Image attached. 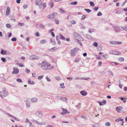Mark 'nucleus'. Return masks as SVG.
Wrapping results in <instances>:
<instances>
[{
  "mask_svg": "<svg viewBox=\"0 0 127 127\" xmlns=\"http://www.w3.org/2000/svg\"><path fill=\"white\" fill-rule=\"evenodd\" d=\"M127 2V0H125L122 5V6L123 7V6Z\"/></svg>",
  "mask_w": 127,
  "mask_h": 127,
  "instance_id": "50",
  "label": "nucleus"
},
{
  "mask_svg": "<svg viewBox=\"0 0 127 127\" xmlns=\"http://www.w3.org/2000/svg\"><path fill=\"white\" fill-rule=\"evenodd\" d=\"M103 57L105 59H107L109 57L108 56L107 54H104L103 55Z\"/></svg>",
  "mask_w": 127,
  "mask_h": 127,
  "instance_id": "38",
  "label": "nucleus"
},
{
  "mask_svg": "<svg viewBox=\"0 0 127 127\" xmlns=\"http://www.w3.org/2000/svg\"><path fill=\"white\" fill-rule=\"evenodd\" d=\"M122 43V42H121L116 41V44L121 45Z\"/></svg>",
  "mask_w": 127,
  "mask_h": 127,
  "instance_id": "39",
  "label": "nucleus"
},
{
  "mask_svg": "<svg viewBox=\"0 0 127 127\" xmlns=\"http://www.w3.org/2000/svg\"><path fill=\"white\" fill-rule=\"evenodd\" d=\"M110 54L114 55H118L121 54V53L118 51H112L110 53Z\"/></svg>",
  "mask_w": 127,
  "mask_h": 127,
  "instance_id": "9",
  "label": "nucleus"
},
{
  "mask_svg": "<svg viewBox=\"0 0 127 127\" xmlns=\"http://www.w3.org/2000/svg\"><path fill=\"white\" fill-rule=\"evenodd\" d=\"M81 103H79L78 105H77V107L78 109H79L81 107Z\"/></svg>",
  "mask_w": 127,
  "mask_h": 127,
  "instance_id": "64",
  "label": "nucleus"
},
{
  "mask_svg": "<svg viewBox=\"0 0 127 127\" xmlns=\"http://www.w3.org/2000/svg\"><path fill=\"white\" fill-rule=\"evenodd\" d=\"M30 70L28 69H26V72L27 73H29L30 72Z\"/></svg>",
  "mask_w": 127,
  "mask_h": 127,
  "instance_id": "60",
  "label": "nucleus"
},
{
  "mask_svg": "<svg viewBox=\"0 0 127 127\" xmlns=\"http://www.w3.org/2000/svg\"><path fill=\"white\" fill-rule=\"evenodd\" d=\"M77 40V42L80 45H81V46H82V43L81 42H80V40H79V39Z\"/></svg>",
  "mask_w": 127,
  "mask_h": 127,
  "instance_id": "47",
  "label": "nucleus"
},
{
  "mask_svg": "<svg viewBox=\"0 0 127 127\" xmlns=\"http://www.w3.org/2000/svg\"><path fill=\"white\" fill-rule=\"evenodd\" d=\"M30 58L34 60L38 59H39L38 56H36L35 55H32L30 57Z\"/></svg>",
  "mask_w": 127,
  "mask_h": 127,
  "instance_id": "11",
  "label": "nucleus"
},
{
  "mask_svg": "<svg viewBox=\"0 0 127 127\" xmlns=\"http://www.w3.org/2000/svg\"><path fill=\"white\" fill-rule=\"evenodd\" d=\"M79 49L78 47H75L71 49L70 51V54L71 55L72 57L75 56L76 53L79 51Z\"/></svg>",
  "mask_w": 127,
  "mask_h": 127,
  "instance_id": "3",
  "label": "nucleus"
},
{
  "mask_svg": "<svg viewBox=\"0 0 127 127\" xmlns=\"http://www.w3.org/2000/svg\"><path fill=\"white\" fill-rule=\"evenodd\" d=\"M6 27L8 28H10L11 26V25L9 24H7L6 25Z\"/></svg>",
  "mask_w": 127,
  "mask_h": 127,
  "instance_id": "56",
  "label": "nucleus"
},
{
  "mask_svg": "<svg viewBox=\"0 0 127 127\" xmlns=\"http://www.w3.org/2000/svg\"><path fill=\"white\" fill-rule=\"evenodd\" d=\"M110 63L112 65H113V64H115L116 65H118L119 64V63L115 62H111Z\"/></svg>",
  "mask_w": 127,
  "mask_h": 127,
  "instance_id": "49",
  "label": "nucleus"
},
{
  "mask_svg": "<svg viewBox=\"0 0 127 127\" xmlns=\"http://www.w3.org/2000/svg\"><path fill=\"white\" fill-rule=\"evenodd\" d=\"M116 13L117 14H120L121 13V11L120 10H117V11L116 12Z\"/></svg>",
  "mask_w": 127,
  "mask_h": 127,
  "instance_id": "59",
  "label": "nucleus"
},
{
  "mask_svg": "<svg viewBox=\"0 0 127 127\" xmlns=\"http://www.w3.org/2000/svg\"><path fill=\"white\" fill-rule=\"evenodd\" d=\"M31 101L33 102H36L38 100L37 98L35 97L32 98L31 100Z\"/></svg>",
  "mask_w": 127,
  "mask_h": 127,
  "instance_id": "21",
  "label": "nucleus"
},
{
  "mask_svg": "<svg viewBox=\"0 0 127 127\" xmlns=\"http://www.w3.org/2000/svg\"><path fill=\"white\" fill-rule=\"evenodd\" d=\"M79 26L81 27V29H84L85 28V27L84 26L82 25L81 24H80Z\"/></svg>",
  "mask_w": 127,
  "mask_h": 127,
  "instance_id": "35",
  "label": "nucleus"
},
{
  "mask_svg": "<svg viewBox=\"0 0 127 127\" xmlns=\"http://www.w3.org/2000/svg\"><path fill=\"white\" fill-rule=\"evenodd\" d=\"M57 14V13L55 12L50 13L47 16V18L49 19H51L56 16Z\"/></svg>",
  "mask_w": 127,
  "mask_h": 127,
  "instance_id": "5",
  "label": "nucleus"
},
{
  "mask_svg": "<svg viewBox=\"0 0 127 127\" xmlns=\"http://www.w3.org/2000/svg\"><path fill=\"white\" fill-rule=\"evenodd\" d=\"M55 22L58 25L59 24V20L57 19H56L55 20Z\"/></svg>",
  "mask_w": 127,
  "mask_h": 127,
  "instance_id": "37",
  "label": "nucleus"
},
{
  "mask_svg": "<svg viewBox=\"0 0 127 127\" xmlns=\"http://www.w3.org/2000/svg\"><path fill=\"white\" fill-rule=\"evenodd\" d=\"M14 71L12 72V73L14 74H17L19 73V70L17 67L13 68Z\"/></svg>",
  "mask_w": 127,
  "mask_h": 127,
  "instance_id": "7",
  "label": "nucleus"
},
{
  "mask_svg": "<svg viewBox=\"0 0 127 127\" xmlns=\"http://www.w3.org/2000/svg\"><path fill=\"white\" fill-rule=\"evenodd\" d=\"M102 15V14L100 12H99L97 14V16H101Z\"/></svg>",
  "mask_w": 127,
  "mask_h": 127,
  "instance_id": "57",
  "label": "nucleus"
},
{
  "mask_svg": "<svg viewBox=\"0 0 127 127\" xmlns=\"http://www.w3.org/2000/svg\"><path fill=\"white\" fill-rule=\"evenodd\" d=\"M61 99L64 101H66L67 100L66 98L64 97H61Z\"/></svg>",
  "mask_w": 127,
  "mask_h": 127,
  "instance_id": "30",
  "label": "nucleus"
},
{
  "mask_svg": "<svg viewBox=\"0 0 127 127\" xmlns=\"http://www.w3.org/2000/svg\"><path fill=\"white\" fill-rule=\"evenodd\" d=\"M43 77V75H42L41 76H39L38 77V79L41 80L42 79Z\"/></svg>",
  "mask_w": 127,
  "mask_h": 127,
  "instance_id": "61",
  "label": "nucleus"
},
{
  "mask_svg": "<svg viewBox=\"0 0 127 127\" xmlns=\"http://www.w3.org/2000/svg\"><path fill=\"white\" fill-rule=\"evenodd\" d=\"M93 45L97 47L98 46V43L96 42H95L94 43Z\"/></svg>",
  "mask_w": 127,
  "mask_h": 127,
  "instance_id": "54",
  "label": "nucleus"
},
{
  "mask_svg": "<svg viewBox=\"0 0 127 127\" xmlns=\"http://www.w3.org/2000/svg\"><path fill=\"white\" fill-rule=\"evenodd\" d=\"M84 10H86L88 13L90 12L91 11V10L89 9L85 8L84 9Z\"/></svg>",
  "mask_w": 127,
  "mask_h": 127,
  "instance_id": "40",
  "label": "nucleus"
},
{
  "mask_svg": "<svg viewBox=\"0 0 127 127\" xmlns=\"http://www.w3.org/2000/svg\"><path fill=\"white\" fill-rule=\"evenodd\" d=\"M90 5L91 6H95V4L92 1H90Z\"/></svg>",
  "mask_w": 127,
  "mask_h": 127,
  "instance_id": "41",
  "label": "nucleus"
},
{
  "mask_svg": "<svg viewBox=\"0 0 127 127\" xmlns=\"http://www.w3.org/2000/svg\"><path fill=\"white\" fill-rule=\"evenodd\" d=\"M61 88H64L65 87L64 86V83H63L62 84H60V85Z\"/></svg>",
  "mask_w": 127,
  "mask_h": 127,
  "instance_id": "46",
  "label": "nucleus"
},
{
  "mask_svg": "<svg viewBox=\"0 0 127 127\" xmlns=\"http://www.w3.org/2000/svg\"><path fill=\"white\" fill-rule=\"evenodd\" d=\"M46 5V3H40L39 4V7L40 8H43Z\"/></svg>",
  "mask_w": 127,
  "mask_h": 127,
  "instance_id": "12",
  "label": "nucleus"
},
{
  "mask_svg": "<svg viewBox=\"0 0 127 127\" xmlns=\"http://www.w3.org/2000/svg\"><path fill=\"white\" fill-rule=\"evenodd\" d=\"M39 27L40 28L42 29H45V27L44 25H43L42 24H41L40 25Z\"/></svg>",
  "mask_w": 127,
  "mask_h": 127,
  "instance_id": "31",
  "label": "nucleus"
},
{
  "mask_svg": "<svg viewBox=\"0 0 127 127\" xmlns=\"http://www.w3.org/2000/svg\"><path fill=\"white\" fill-rule=\"evenodd\" d=\"M32 121L34 122H35L37 124H39V125H44L45 124V122L44 123H39L37 121L35 120L34 119H33L32 120Z\"/></svg>",
  "mask_w": 127,
  "mask_h": 127,
  "instance_id": "18",
  "label": "nucleus"
},
{
  "mask_svg": "<svg viewBox=\"0 0 127 127\" xmlns=\"http://www.w3.org/2000/svg\"><path fill=\"white\" fill-rule=\"evenodd\" d=\"M60 38L61 39H62L63 40H65V38L63 35H61V34H60Z\"/></svg>",
  "mask_w": 127,
  "mask_h": 127,
  "instance_id": "26",
  "label": "nucleus"
},
{
  "mask_svg": "<svg viewBox=\"0 0 127 127\" xmlns=\"http://www.w3.org/2000/svg\"><path fill=\"white\" fill-rule=\"evenodd\" d=\"M35 115L36 116H38L41 118H42L43 116L42 113V112L40 111L36 112L35 114Z\"/></svg>",
  "mask_w": 127,
  "mask_h": 127,
  "instance_id": "6",
  "label": "nucleus"
},
{
  "mask_svg": "<svg viewBox=\"0 0 127 127\" xmlns=\"http://www.w3.org/2000/svg\"><path fill=\"white\" fill-rule=\"evenodd\" d=\"M49 5L50 6L51 8L53 7V4L52 2H50L49 3Z\"/></svg>",
  "mask_w": 127,
  "mask_h": 127,
  "instance_id": "33",
  "label": "nucleus"
},
{
  "mask_svg": "<svg viewBox=\"0 0 127 127\" xmlns=\"http://www.w3.org/2000/svg\"><path fill=\"white\" fill-rule=\"evenodd\" d=\"M81 117L85 120H87V117L85 116H82Z\"/></svg>",
  "mask_w": 127,
  "mask_h": 127,
  "instance_id": "52",
  "label": "nucleus"
},
{
  "mask_svg": "<svg viewBox=\"0 0 127 127\" xmlns=\"http://www.w3.org/2000/svg\"><path fill=\"white\" fill-rule=\"evenodd\" d=\"M1 59L2 61L3 62H6V60L4 58H1Z\"/></svg>",
  "mask_w": 127,
  "mask_h": 127,
  "instance_id": "48",
  "label": "nucleus"
},
{
  "mask_svg": "<svg viewBox=\"0 0 127 127\" xmlns=\"http://www.w3.org/2000/svg\"><path fill=\"white\" fill-rule=\"evenodd\" d=\"M18 25H20L21 26H23L24 25V24L23 23H18Z\"/></svg>",
  "mask_w": 127,
  "mask_h": 127,
  "instance_id": "55",
  "label": "nucleus"
},
{
  "mask_svg": "<svg viewBox=\"0 0 127 127\" xmlns=\"http://www.w3.org/2000/svg\"><path fill=\"white\" fill-rule=\"evenodd\" d=\"M92 126L94 127H100V125H97L95 124H93Z\"/></svg>",
  "mask_w": 127,
  "mask_h": 127,
  "instance_id": "44",
  "label": "nucleus"
},
{
  "mask_svg": "<svg viewBox=\"0 0 127 127\" xmlns=\"http://www.w3.org/2000/svg\"><path fill=\"white\" fill-rule=\"evenodd\" d=\"M63 112H61V114L62 115H64L66 114H68L69 113V111L66 109H64L63 108H62Z\"/></svg>",
  "mask_w": 127,
  "mask_h": 127,
  "instance_id": "10",
  "label": "nucleus"
},
{
  "mask_svg": "<svg viewBox=\"0 0 127 127\" xmlns=\"http://www.w3.org/2000/svg\"><path fill=\"white\" fill-rule=\"evenodd\" d=\"M113 27L116 32H118L121 30V29L118 26H113Z\"/></svg>",
  "mask_w": 127,
  "mask_h": 127,
  "instance_id": "8",
  "label": "nucleus"
},
{
  "mask_svg": "<svg viewBox=\"0 0 127 127\" xmlns=\"http://www.w3.org/2000/svg\"><path fill=\"white\" fill-rule=\"evenodd\" d=\"M73 34L77 40L79 39L81 41L83 40V38L78 33L76 32H74L73 33Z\"/></svg>",
  "mask_w": 127,
  "mask_h": 127,
  "instance_id": "4",
  "label": "nucleus"
},
{
  "mask_svg": "<svg viewBox=\"0 0 127 127\" xmlns=\"http://www.w3.org/2000/svg\"><path fill=\"white\" fill-rule=\"evenodd\" d=\"M6 114L8 116L10 117H12L13 119H14V120H16L18 121H19V120H18L17 119L16 117H15L13 116L10 115L8 113H6Z\"/></svg>",
  "mask_w": 127,
  "mask_h": 127,
  "instance_id": "13",
  "label": "nucleus"
},
{
  "mask_svg": "<svg viewBox=\"0 0 127 127\" xmlns=\"http://www.w3.org/2000/svg\"><path fill=\"white\" fill-rule=\"evenodd\" d=\"M80 94L83 96H85L87 94V93L85 91H81Z\"/></svg>",
  "mask_w": 127,
  "mask_h": 127,
  "instance_id": "19",
  "label": "nucleus"
},
{
  "mask_svg": "<svg viewBox=\"0 0 127 127\" xmlns=\"http://www.w3.org/2000/svg\"><path fill=\"white\" fill-rule=\"evenodd\" d=\"M11 40L12 41H16L17 40V39L15 37H13L11 39Z\"/></svg>",
  "mask_w": 127,
  "mask_h": 127,
  "instance_id": "53",
  "label": "nucleus"
},
{
  "mask_svg": "<svg viewBox=\"0 0 127 127\" xmlns=\"http://www.w3.org/2000/svg\"><path fill=\"white\" fill-rule=\"evenodd\" d=\"M106 101L105 100H103L102 101V102H98L99 103V104L100 106H102L105 105L106 103Z\"/></svg>",
  "mask_w": 127,
  "mask_h": 127,
  "instance_id": "14",
  "label": "nucleus"
},
{
  "mask_svg": "<svg viewBox=\"0 0 127 127\" xmlns=\"http://www.w3.org/2000/svg\"><path fill=\"white\" fill-rule=\"evenodd\" d=\"M6 52H7L6 51L3 50V49L1 50L0 53L2 55H6Z\"/></svg>",
  "mask_w": 127,
  "mask_h": 127,
  "instance_id": "22",
  "label": "nucleus"
},
{
  "mask_svg": "<svg viewBox=\"0 0 127 127\" xmlns=\"http://www.w3.org/2000/svg\"><path fill=\"white\" fill-rule=\"evenodd\" d=\"M117 107V108H119L118 109H120L121 110L123 109V107L121 106H118Z\"/></svg>",
  "mask_w": 127,
  "mask_h": 127,
  "instance_id": "62",
  "label": "nucleus"
},
{
  "mask_svg": "<svg viewBox=\"0 0 127 127\" xmlns=\"http://www.w3.org/2000/svg\"><path fill=\"white\" fill-rule=\"evenodd\" d=\"M118 60L120 62H123L124 61V59L123 58L120 57L119 58Z\"/></svg>",
  "mask_w": 127,
  "mask_h": 127,
  "instance_id": "28",
  "label": "nucleus"
},
{
  "mask_svg": "<svg viewBox=\"0 0 127 127\" xmlns=\"http://www.w3.org/2000/svg\"><path fill=\"white\" fill-rule=\"evenodd\" d=\"M86 17V16L84 15H83L82 17V18H81V20H84Z\"/></svg>",
  "mask_w": 127,
  "mask_h": 127,
  "instance_id": "51",
  "label": "nucleus"
},
{
  "mask_svg": "<svg viewBox=\"0 0 127 127\" xmlns=\"http://www.w3.org/2000/svg\"><path fill=\"white\" fill-rule=\"evenodd\" d=\"M46 42V41L45 39L41 40L40 41V43L41 44H45Z\"/></svg>",
  "mask_w": 127,
  "mask_h": 127,
  "instance_id": "23",
  "label": "nucleus"
},
{
  "mask_svg": "<svg viewBox=\"0 0 127 127\" xmlns=\"http://www.w3.org/2000/svg\"><path fill=\"white\" fill-rule=\"evenodd\" d=\"M119 99L121 100H125L127 98L126 97H119Z\"/></svg>",
  "mask_w": 127,
  "mask_h": 127,
  "instance_id": "43",
  "label": "nucleus"
},
{
  "mask_svg": "<svg viewBox=\"0 0 127 127\" xmlns=\"http://www.w3.org/2000/svg\"><path fill=\"white\" fill-rule=\"evenodd\" d=\"M95 30L94 29H89L88 32L92 33V32H95Z\"/></svg>",
  "mask_w": 127,
  "mask_h": 127,
  "instance_id": "25",
  "label": "nucleus"
},
{
  "mask_svg": "<svg viewBox=\"0 0 127 127\" xmlns=\"http://www.w3.org/2000/svg\"><path fill=\"white\" fill-rule=\"evenodd\" d=\"M30 101V99H28L26 100V106L28 108L30 107V104L29 103Z\"/></svg>",
  "mask_w": 127,
  "mask_h": 127,
  "instance_id": "15",
  "label": "nucleus"
},
{
  "mask_svg": "<svg viewBox=\"0 0 127 127\" xmlns=\"http://www.w3.org/2000/svg\"><path fill=\"white\" fill-rule=\"evenodd\" d=\"M77 1H75L74 2H71V4L72 5H75L77 4Z\"/></svg>",
  "mask_w": 127,
  "mask_h": 127,
  "instance_id": "36",
  "label": "nucleus"
},
{
  "mask_svg": "<svg viewBox=\"0 0 127 127\" xmlns=\"http://www.w3.org/2000/svg\"><path fill=\"white\" fill-rule=\"evenodd\" d=\"M10 12V8L9 6H7V9L6 10V16H8L9 15Z\"/></svg>",
  "mask_w": 127,
  "mask_h": 127,
  "instance_id": "17",
  "label": "nucleus"
},
{
  "mask_svg": "<svg viewBox=\"0 0 127 127\" xmlns=\"http://www.w3.org/2000/svg\"><path fill=\"white\" fill-rule=\"evenodd\" d=\"M119 108H117V107L116 108V110L119 113H121L122 111V110L120 109H119Z\"/></svg>",
  "mask_w": 127,
  "mask_h": 127,
  "instance_id": "32",
  "label": "nucleus"
},
{
  "mask_svg": "<svg viewBox=\"0 0 127 127\" xmlns=\"http://www.w3.org/2000/svg\"><path fill=\"white\" fill-rule=\"evenodd\" d=\"M8 93L6 89L4 87L3 88L2 91V92H0V96L2 98L3 97H5L7 96Z\"/></svg>",
  "mask_w": 127,
  "mask_h": 127,
  "instance_id": "2",
  "label": "nucleus"
},
{
  "mask_svg": "<svg viewBox=\"0 0 127 127\" xmlns=\"http://www.w3.org/2000/svg\"><path fill=\"white\" fill-rule=\"evenodd\" d=\"M110 43L112 44H116V41H111L110 42Z\"/></svg>",
  "mask_w": 127,
  "mask_h": 127,
  "instance_id": "42",
  "label": "nucleus"
},
{
  "mask_svg": "<svg viewBox=\"0 0 127 127\" xmlns=\"http://www.w3.org/2000/svg\"><path fill=\"white\" fill-rule=\"evenodd\" d=\"M102 63V62L101 61H99V62L98 63V66H100Z\"/></svg>",
  "mask_w": 127,
  "mask_h": 127,
  "instance_id": "63",
  "label": "nucleus"
},
{
  "mask_svg": "<svg viewBox=\"0 0 127 127\" xmlns=\"http://www.w3.org/2000/svg\"><path fill=\"white\" fill-rule=\"evenodd\" d=\"M16 81L18 82H22V80L21 79H19V78H18L16 80Z\"/></svg>",
  "mask_w": 127,
  "mask_h": 127,
  "instance_id": "45",
  "label": "nucleus"
},
{
  "mask_svg": "<svg viewBox=\"0 0 127 127\" xmlns=\"http://www.w3.org/2000/svg\"><path fill=\"white\" fill-rule=\"evenodd\" d=\"M59 11L60 13L62 14L65 13H66L65 11L64 10L61 8L60 9Z\"/></svg>",
  "mask_w": 127,
  "mask_h": 127,
  "instance_id": "24",
  "label": "nucleus"
},
{
  "mask_svg": "<svg viewBox=\"0 0 127 127\" xmlns=\"http://www.w3.org/2000/svg\"><path fill=\"white\" fill-rule=\"evenodd\" d=\"M44 0H36L35 2L36 4L37 5H39V3H41L43 2Z\"/></svg>",
  "mask_w": 127,
  "mask_h": 127,
  "instance_id": "16",
  "label": "nucleus"
},
{
  "mask_svg": "<svg viewBox=\"0 0 127 127\" xmlns=\"http://www.w3.org/2000/svg\"><path fill=\"white\" fill-rule=\"evenodd\" d=\"M115 121L117 122H119L120 121H123V119H119L115 120Z\"/></svg>",
  "mask_w": 127,
  "mask_h": 127,
  "instance_id": "29",
  "label": "nucleus"
},
{
  "mask_svg": "<svg viewBox=\"0 0 127 127\" xmlns=\"http://www.w3.org/2000/svg\"><path fill=\"white\" fill-rule=\"evenodd\" d=\"M105 125L106 126L109 127L110 126V124L109 122H107L105 123Z\"/></svg>",
  "mask_w": 127,
  "mask_h": 127,
  "instance_id": "34",
  "label": "nucleus"
},
{
  "mask_svg": "<svg viewBox=\"0 0 127 127\" xmlns=\"http://www.w3.org/2000/svg\"><path fill=\"white\" fill-rule=\"evenodd\" d=\"M28 84H30L32 85L34 84H35V82L34 81H31V79H29L28 81Z\"/></svg>",
  "mask_w": 127,
  "mask_h": 127,
  "instance_id": "20",
  "label": "nucleus"
},
{
  "mask_svg": "<svg viewBox=\"0 0 127 127\" xmlns=\"http://www.w3.org/2000/svg\"><path fill=\"white\" fill-rule=\"evenodd\" d=\"M121 28L124 30L127 31V27L126 26L121 27Z\"/></svg>",
  "mask_w": 127,
  "mask_h": 127,
  "instance_id": "27",
  "label": "nucleus"
},
{
  "mask_svg": "<svg viewBox=\"0 0 127 127\" xmlns=\"http://www.w3.org/2000/svg\"><path fill=\"white\" fill-rule=\"evenodd\" d=\"M42 65L41 66L42 68L44 70H49L54 68L53 66L51 65L50 64L45 61H43L42 62Z\"/></svg>",
  "mask_w": 127,
  "mask_h": 127,
  "instance_id": "1",
  "label": "nucleus"
},
{
  "mask_svg": "<svg viewBox=\"0 0 127 127\" xmlns=\"http://www.w3.org/2000/svg\"><path fill=\"white\" fill-rule=\"evenodd\" d=\"M80 60V59L79 58H76L75 60V62H78Z\"/></svg>",
  "mask_w": 127,
  "mask_h": 127,
  "instance_id": "58",
  "label": "nucleus"
}]
</instances>
